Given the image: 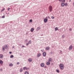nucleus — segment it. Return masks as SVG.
<instances>
[{
    "label": "nucleus",
    "instance_id": "nucleus-41",
    "mask_svg": "<svg viewBox=\"0 0 74 74\" xmlns=\"http://www.w3.org/2000/svg\"><path fill=\"white\" fill-rule=\"evenodd\" d=\"M46 19L47 18H48V17H46Z\"/></svg>",
    "mask_w": 74,
    "mask_h": 74
},
{
    "label": "nucleus",
    "instance_id": "nucleus-22",
    "mask_svg": "<svg viewBox=\"0 0 74 74\" xmlns=\"http://www.w3.org/2000/svg\"><path fill=\"white\" fill-rule=\"evenodd\" d=\"M25 74H29V73L27 72H25Z\"/></svg>",
    "mask_w": 74,
    "mask_h": 74
},
{
    "label": "nucleus",
    "instance_id": "nucleus-10",
    "mask_svg": "<svg viewBox=\"0 0 74 74\" xmlns=\"http://www.w3.org/2000/svg\"><path fill=\"white\" fill-rule=\"evenodd\" d=\"M34 29L33 28H32L31 29V32H33V31H34Z\"/></svg>",
    "mask_w": 74,
    "mask_h": 74
},
{
    "label": "nucleus",
    "instance_id": "nucleus-33",
    "mask_svg": "<svg viewBox=\"0 0 74 74\" xmlns=\"http://www.w3.org/2000/svg\"><path fill=\"white\" fill-rule=\"evenodd\" d=\"M51 18H52V19H54V17L53 16H52L51 17Z\"/></svg>",
    "mask_w": 74,
    "mask_h": 74
},
{
    "label": "nucleus",
    "instance_id": "nucleus-4",
    "mask_svg": "<svg viewBox=\"0 0 74 74\" xmlns=\"http://www.w3.org/2000/svg\"><path fill=\"white\" fill-rule=\"evenodd\" d=\"M73 49V46L72 45H71L69 48V50H71L72 49Z\"/></svg>",
    "mask_w": 74,
    "mask_h": 74
},
{
    "label": "nucleus",
    "instance_id": "nucleus-16",
    "mask_svg": "<svg viewBox=\"0 0 74 74\" xmlns=\"http://www.w3.org/2000/svg\"><path fill=\"white\" fill-rule=\"evenodd\" d=\"M20 72H22L23 71V69L22 68H21L20 70Z\"/></svg>",
    "mask_w": 74,
    "mask_h": 74
},
{
    "label": "nucleus",
    "instance_id": "nucleus-19",
    "mask_svg": "<svg viewBox=\"0 0 74 74\" xmlns=\"http://www.w3.org/2000/svg\"><path fill=\"white\" fill-rule=\"evenodd\" d=\"M10 58H14V56L13 55H12L10 56Z\"/></svg>",
    "mask_w": 74,
    "mask_h": 74
},
{
    "label": "nucleus",
    "instance_id": "nucleus-28",
    "mask_svg": "<svg viewBox=\"0 0 74 74\" xmlns=\"http://www.w3.org/2000/svg\"><path fill=\"white\" fill-rule=\"evenodd\" d=\"M40 55H41V54H39L38 55V57L40 56Z\"/></svg>",
    "mask_w": 74,
    "mask_h": 74
},
{
    "label": "nucleus",
    "instance_id": "nucleus-20",
    "mask_svg": "<svg viewBox=\"0 0 74 74\" xmlns=\"http://www.w3.org/2000/svg\"><path fill=\"white\" fill-rule=\"evenodd\" d=\"M49 62L52 61V59L51 58L49 59Z\"/></svg>",
    "mask_w": 74,
    "mask_h": 74
},
{
    "label": "nucleus",
    "instance_id": "nucleus-36",
    "mask_svg": "<svg viewBox=\"0 0 74 74\" xmlns=\"http://www.w3.org/2000/svg\"><path fill=\"white\" fill-rule=\"evenodd\" d=\"M20 64L19 62H18L17 63V64Z\"/></svg>",
    "mask_w": 74,
    "mask_h": 74
},
{
    "label": "nucleus",
    "instance_id": "nucleus-34",
    "mask_svg": "<svg viewBox=\"0 0 74 74\" xmlns=\"http://www.w3.org/2000/svg\"><path fill=\"white\" fill-rule=\"evenodd\" d=\"M72 30V29H71V28H70L69 29V30H70V31H71Z\"/></svg>",
    "mask_w": 74,
    "mask_h": 74
},
{
    "label": "nucleus",
    "instance_id": "nucleus-38",
    "mask_svg": "<svg viewBox=\"0 0 74 74\" xmlns=\"http://www.w3.org/2000/svg\"><path fill=\"white\" fill-rule=\"evenodd\" d=\"M11 53H12V52L11 51L9 52V53H10V54H11Z\"/></svg>",
    "mask_w": 74,
    "mask_h": 74
},
{
    "label": "nucleus",
    "instance_id": "nucleus-30",
    "mask_svg": "<svg viewBox=\"0 0 74 74\" xmlns=\"http://www.w3.org/2000/svg\"><path fill=\"white\" fill-rule=\"evenodd\" d=\"M62 38H64V35H62Z\"/></svg>",
    "mask_w": 74,
    "mask_h": 74
},
{
    "label": "nucleus",
    "instance_id": "nucleus-35",
    "mask_svg": "<svg viewBox=\"0 0 74 74\" xmlns=\"http://www.w3.org/2000/svg\"><path fill=\"white\" fill-rule=\"evenodd\" d=\"M29 43H27L26 44V45H29Z\"/></svg>",
    "mask_w": 74,
    "mask_h": 74
},
{
    "label": "nucleus",
    "instance_id": "nucleus-31",
    "mask_svg": "<svg viewBox=\"0 0 74 74\" xmlns=\"http://www.w3.org/2000/svg\"><path fill=\"white\" fill-rule=\"evenodd\" d=\"M29 22H32V20H29Z\"/></svg>",
    "mask_w": 74,
    "mask_h": 74
},
{
    "label": "nucleus",
    "instance_id": "nucleus-26",
    "mask_svg": "<svg viewBox=\"0 0 74 74\" xmlns=\"http://www.w3.org/2000/svg\"><path fill=\"white\" fill-rule=\"evenodd\" d=\"M28 44H31V40H29L28 42Z\"/></svg>",
    "mask_w": 74,
    "mask_h": 74
},
{
    "label": "nucleus",
    "instance_id": "nucleus-2",
    "mask_svg": "<svg viewBox=\"0 0 74 74\" xmlns=\"http://www.w3.org/2000/svg\"><path fill=\"white\" fill-rule=\"evenodd\" d=\"M49 8L50 11L51 12V11H52V6H49Z\"/></svg>",
    "mask_w": 74,
    "mask_h": 74
},
{
    "label": "nucleus",
    "instance_id": "nucleus-17",
    "mask_svg": "<svg viewBox=\"0 0 74 74\" xmlns=\"http://www.w3.org/2000/svg\"><path fill=\"white\" fill-rule=\"evenodd\" d=\"M64 4L65 6H67V5H68V4H67V3H64Z\"/></svg>",
    "mask_w": 74,
    "mask_h": 74
},
{
    "label": "nucleus",
    "instance_id": "nucleus-8",
    "mask_svg": "<svg viewBox=\"0 0 74 74\" xmlns=\"http://www.w3.org/2000/svg\"><path fill=\"white\" fill-rule=\"evenodd\" d=\"M29 62H32V59L31 58H29L28 60Z\"/></svg>",
    "mask_w": 74,
    "mask_h": 74
},
{
    "label": "nucleus",
    "instance_id": "nucleus-1",
    "mask_svg": "<svg viewBox=\"0 0 74 74\" xmlns=\"http://www.w3.org/2000/svg\"><path fill=\"white\" fill-rule=\"evenodd\" d=\"M59 67L61 70H63L64 69V65L63 64H60L59 65Z\"/></svg>",
    "mask_w": 74,
    "mask_h": 74
},
{
    "label": "nucleus",
    "instance_id": "nucleus-18",
    "mask_svg": "<svg viewBox=\"0 0 74 74\" xmlns=\"http://www.w3.org/2000/svg\"><path fill=\"white\" fill-rule=\"evenodd\" d=\"M58 30V27H56L55 28V31H56V30Z\"/></svg>",
    "mask_w": 74,
    "mask_h": 74
},
{
    "label": "nucleus",
    "instance_id": "nucleus-37",
    "mask_svg": "<svg viewBox=\"0 0 74 74\" xmlns=\"http://www.w3.org/2000/svg\"><path fill=\"white\" fill-rule=\"evenodd\" d=\"M10 10V8H9L8 9V11H9Z\"/></svg>",
    "mask_w": 74,
    "mask_h": 74
},
{
    "label": "nucleus",
    "instance_id": "nucleus-39",
    "mask_svg": "<svg viewBox=\"0 0 74 74\" xmlns=\"http://www.w3.org/2000/svg\"><path fill=\"white\" fill-rule=\"evenodd\" d=\"M22 47L23 48L24 47V46H23V45L22 46Z\"/></svg>",
    "mask_w": 74,
    "mask_h": 74
},
{
    "label": "nucleus",
    "instance_id": "nucleus-13",
    "mask_svg": "<svg viewBox=\"0 0 74 74\" xmlns=\"http://www.w3.org/2000/svg\"><path fill=\"white\" fill-rule=\"evenodd\" d=\"M3 58V55L2 54H0V58Z\"/></svg>",
    "mask_w": 74,
    "mask_h": 74
},
{
    "label": "nucleus",
    "instance_id": "nucleus-7",
    "mask_svg": "<svg viewBox=\"0 0 74 74\" xmlns=\"http://www.w3.org/2000/svg\"><path fill=\"white\" fill-rule=\"evenodd\" d=\"M59 1H60V2H64V3L65 2V0H59Z\"/></svg>",
    "mask_w": 74,
    "mask_h": 74
},
{
    "label": "nucleus",
    "instance_id": "nucleus-5",
    "mask_svg": "<svg viewBox=\"0 0 74 74\" xmlns=\"http://www.w3.org/2000/svg\"><path fill=\"white\" fill-rule=\"evenodd\" d=\"M44 65H45V64H44V63H41L40 64V66L41 67H44Z\"/></svg>",
    "mask_w": 74,
    "mask_h": 74
},
{
    "label": "nucleus",
    "instance_id": "nucleus-15",
    "mask_svg": "<svg viewBox=\"0 0 74 74\" xmlns=\"http://www.w3.org/2000/svg\"><path fill=\"white\" fill-rule=\"evenodd\" d=\"M50 48L49 47H47L46 48V50H49Z\"/></svg>",
    "mask_w": 74,
    "mask_h": 74
},
{
    "label": "nucleus",
    "instance_id": "nucleus-9",
    "mask_svg": "<svg viewBox=\"0 0 74 74\" xmlns=\"http://www.w3.org/2000/svg\"><path fill=\"white\" fill-rule=\"evenodd\" d=\"M43 56H46V53L45 52L43 53Z\"/></svg>",
    "mask_w": 74,
    "mask_h": 74
},
{
    "label": "nucleus",
    "instance_id": "nucleus-11",
    "mask_svg": "<svg viewBox=\"0 0 74 74\" xmlns=\"http://www.w3.org/2000/svg\"><path fill=\"white\" fill-rule=\"evenodd\" d=\"M3 62L1 60H0V64H3Z\"/></svg>",
    "mask_w": 74,
    "mask_h": 74
},
{
    "label": "nucleus",
    "instance_id": "nucleus-6",
    "mask_svg": "<svg viewBox=\"0 0 74 74\" xmlns=\"http://www.w3.org/2000/svg\"><path fill=\"white\" fill-rule=\"evenodd\" d=\"M44 21L45 22H47V21H48V19H47V18H45L44 19Z\"/></svg>",
    "mask_w": 74,
    "mask_h": 74
},
{
    "label": "nucleus",
    "instance_id": "nucleus-29",
    "mask_svg": "<svg viewBox=\"0 0 74 74\" xmlns=\"http://www.w3.org/2000/svg\"><path fill=\"white\" fill-rule=\"evenodd\" d=\"M4 50H5L4 48L3 47V51H4Z\"/></svg>",
    "mask_w": 74,
    "mask_h": 74
},
{
    "label": "nucleus",
    "instance_id": "nucleus-25",
    "mask_svg": "<svg viewBox=\"0 0 74 74\" xmlns=\"http://www.w3.org/2000/svg\"><path fill=\"white\" fill-rule=\"evenodd\" d=\"M38 30H40V27H38Z\"/></svg>",
    "mask_w": 74,
    "mask_h": 74
},
{
    "label": "nucleus",
    "instance_id": "nucleus-3",
    "mask_svg": "<svg viewBox=\"0 0 74 74\" xmlns=\"http://www.w3.org/2000/svg\"><path fill=\"white\" fill-rule=\"evenodd\" d=\"M23 69L24 70H29V68H27L26 67H24L23 68Z\"/></svg>",
    "mask_w": 74,
    "mask_h": 74
},
{
    "label": "nucleus",
    "instance_id": "nucleus-24",
    "mask_svg": "<svg viewBox=\"0 0 74 74\" xmlns=\"http://www.w3.org/2000/svg\"><path fill=\"white\" fill-rule=\"evenodd\" d=\"M56 71H57V73H59V70H57Z\"/></svg>",
    "mask_w": 74,
    "mask_h": 74
},
{
    "label": "nucleus",
    "instance_id": "nucleus-23",
    "mask_svg": "<svg viewBox=\"0 0 74 74\" xmlns=\"http://www.w3.org/2000/svg\"><path fill=\"white\" fill-rule=\"evenodd\" d=\"M5 48H7V45H5Z\"/></svg>",
    "mask_w": 74,
    "mask_h": 74
},
{
    "label": "nucleus",
    "instance_id": "nucleus-40",
    "mask_svg": "<svg viewBox=\"0 0 74 74\" xmlns=\"http://www.w3.org/2000/svg\"><path fill=\"white\" fill-rule=\"evenodd\" d=\"M71 0H69V2H71Z\"/></svg>",
    "mask_w": 74,
    "mask_h": 74
},
{
    "label": "nucleus",
    "instance_id": "nucleus-12",
    "mask_svg": "<svg viewBox=\"0 0 74 74\" xmlns=\"http://www.w3.org/2000/svg\"><path fill=\"white\" fill-rule=\"evenodd\" d=\"M61 5L62 7H64V3H62L61 4Z\"/></svg>",
    "mask_w": 74,
    "mask_h": 74
},
{
    "label": "nucleus",
    "instance_id": "nucleus-14",
    "mask_svg": "<svg viewBox=\"0 0 74 74\" xmlns=\"http://www.w3.org/2000/svg\"><path fill=\"white\" fill-rule=\"evenodd\" d=\"M47 65H49V64H50V62H49V61L48 62H47Z\"/></svg>",
    "mask_w": 74,
    "mask_h": 74
},
{
    "label": "nucleus",
    "instance_id": "nucleus-21",
    "mask_svg": "<svg viewBox=\"0 0 74 74\" xmlns=\"http://www.w3.org/2000/svg\"><path fill=\"white\" fill-rule=\"evenodd\" d=\"M10 66H13V64H10L9 65Z\"/></svg>",
    "mask_w": 74,
    "mask_h": 74
},
{
    "label": "nucleus",
    "instance_id": "nucleus-32",
    "mask_svg": "<svg viewBox=\"0 0 74 74\" xmlns=\"http://www.w3.org/2000/svg\"><path fill=\"white\" fill-rule=\"evenodd\" d=\"M2 18H5V16H2Z\"/></svg>",
    "mask_w": 74,
    "mask_h": 74
},
{
    "label": "nucleus",
    "instance_id": "nucleus-42",
    "mask_svg": "<svg viewBox=\"0 0 74 74\" xmlns=\"http://www.w3.org/2000/svg\"><path fill=\"white\" fill-rule=\"evenodd\" d=\"M48 18H49V16H48Z\"/></svg>",
    "mask_w": 74,
    "mask_h": 74
},
{
    "label": "nucleus",
    "instance_id": "nucleus-27",
    "mask_svg": "<svg viewBox=\"0 0 74 74\" xmlns=\"http://www.w3.org/2000/svg\"><path fill=\"white\" fill-rule=\"evenodd\" d=\"M5 10V8H4L3 10H1V12H2V11H4V10Z\"/></svg>",
    "mask_w": 74,
    "mask_h": 74
}]
</instances>
